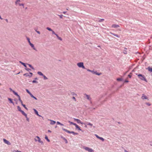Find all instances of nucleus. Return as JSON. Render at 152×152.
Here are the masks:
<instances>
[{"label":"nucleus","mask_w":152,"mask_h":152,"mask_svg":"<svg viewBox=\"0 0 152 152\" xmlns=\"http://www.w3.org/2000/svg\"><path fill=\"white\" fill-rule=\"evenodd\" d=\"M136 75H137L138 77L140 79L142 80H144L146 82H147L146 79L144 75L140 74H136Z\"/></svg>","instance_id":"f257e3e1"},{"label":"nucleus","mask_w":152,"mask_h":152,"mask_svg":"<svg viewBox=\"0 0 152 152\" xmlns=\"http://www.w3.org/2000/svg\"><path fill=\"white\" fill-rule=\"evenodd\" d=\"M83 148L86 151H88L89 152H94V151L91 148L89 147L84 146Z\"/></svg>","instance_id":"f03ea898"},{"label":"nucleus","mask_w":152,"mask_h":152,"mask_svg":"<svg viewBox=\"0 0 152 152\" xmlns=\"http://www.w3.org/2000/svg\"><path fill=\"white\" fill-rule=\"evenodd\" d=\"M77 66L80 68H82L83 69H86L85 67L83 65V62H79L77 64Z\"/></svg>","instance_id":"7ed1b4c3"},{"label":"nucleus","mask_w":152,"mask_h":152,"mask_svg":"<svg viewBox=\"0 0 152 152\" xmlns=\"http://www.w3.org/2000/svg\"><path fill=\"white\" fill-rule=\"evenodd\" d=\"M36 138H37V139L36 138H35L34 139L36 141H38L39 142L41 143V144H43V142L41 141V139L38 136H36Z\"/></svg>","instance_id":"20e7f679"},{"label":"nucleus","mask_w":152,"mask_h":152,"mask_svg":"<svg viewBox=\"0 0 152 152\" xmlns=\"http://www.w3.org/2000/svg\"><path fill=\"white\" fill-rule=\"evenodd\" d=\"M84 95H85L86 98L89 101H90L91 103V98L90 97V96L87 94H85Z\"/></svg>","instance_id":"39448f33"},{"label":"nucleus","mask_w":152,"mask_h":152,"mask_svg":"<svg viewBox=\"0 0 152 152\" xmlns=\"http://www.w3.org/2000/svg\"><path fill=\"white\" fill-rule=\"evenodd\" d=\"M3 141L5 143L7 144L8 145H11V143L10 142L5 139H3Z\"/></svg>","instance_id":"423d86ee"},{"label":"nucleus","mask_w":152,"mask_h":152,"mask_svg":"<svg viewBox=\"0 0 152 152\" xmlns=\"http://www.w3.org/2000/svg\"><path fill=\"white\" fill-rule=\"evenodd\" d=\"M74 120L75 121H76L77 122V123L78 124L80 123L82 124H84L83 122H82L81 121L80 119H76V118H74Z\"/></svg>","instance_id":"0eeeda50"},{"label":"nucleus","mask_w":152,"mask_h":152,"mask_svg":"<svg viewBox=\"0 0 152 152\" xmlns=\"http://www.w3.org/2000/svg\"><path fill=\"white\" fill-rule=\"evenodd\" d=\"M141 98L143 100L144 99H148V97L144 94H142Z\"/></svg>","instance_id":"6e6552de"},{"label":"nucleus","mask_w":152,"mask_h":152,"mask_svg":"<svg viewBox=\"0 0 152 152\" xmlns=\"http://www.w3.org/2000/svg\"><path fill=\"white\" fill-rule=\"evenodd\" d=\"M29 45H30V46L31 47L33 48V49L34 50H35L36 51H37V49L35 47L34 44L31 43L30 44H29Z\"/></svg>","instance_id":"1a4fd4ad"},{"label":"nucleus","mask_w":152,"mask_h":152,"mask_svg":"<svg viewBox=\"0 0 152 152\" xmlns=\"http://www.w3.org/2000/svg\"><path fill=\"white\" fill-rule=\"evenodd\" d=\"M120 27V26L117 24H113L111 26V27L113 28H117Z\"/></svg>","instance_id":"9d476101"},{"label":"nucleus","mask_w":152,"mask_h":152,"mask_svg":"<svg viewBox=\"0 0 152 152\" xmlns=\"http://www.w3.org/2000/svg\"><path fill=\"white\" fill-rule=\"evenodd\" d=\"M62 129H63V130H64V131L67 132V133H68L71 134L72 133L71 132L72 131H69L68 130H67V129H66L64 128H62Z\"/></svg>","instance_id":"9b49d317"},{"label":"nucleus","mask_w":152,"mask_h":152,"mask_svg":"<svg viewBox=\"0 0 152 152\" xmlns=\"http://www.w3.org/2000/svg\"><path fill=\"white\" fill-rule=\"evenodd\" d=\"M110 33L111 34H112V35L116 37H117L119 38L120 37V36L118 35L117 34H115L112 33V32H110Z\"/></svg>","instance_id":"f8f14e48"},{"label":"nucleus","mask_w":152,"mask_h":152,"mask_svg":"<svg viewBox=\"0 0 152 152\" xmlns=\"http://www.w3.org/2000/svg\"><path fill=\"white\" fill-rule=\"evenodd\" d=\"M50 120V121L51 122L50 123V124L51 125H53L55 124L56 123V122L54 121L51 120Z\"/></svg>","instance_id":"ddd939ff"},{"label":"nucleus","mask_w":152,"mask_h":152,"mask_svg":"<svg viewBox=\"0 0 152 152\" xmlns=\"http://www.w3.org/2000/svg\"><path fill=\"white\" fill-rule=\"evenodd\" d=\"M20 112L22 114L25 116L26 117V116L27 115V114L25 113V112L23 110H21Z\"/></svg>","instance_id":"4468645a"},{"label":"nucleus","mask_w":152,"mask_h":152,"mask_svg":"<svg viewBox=\"0 0 152 152\" xmlns=\"http://www.w3.org/2000/svg\"><path fill=\"white\" fill-rule=\"evenodd\" d=\"M24 75L26 76V77H31V75H30L28 73L25 74H24Z\"/></svg>","instance_id":"2eb2a0df"},{"label":"nucleus","mask_w":152,"mask_h":152,"mask_svg":"<svg viewBox=\"0 0 152 152\" xmlns=\"http://www.w3.org/2000/svg\"><path fill=\"white\" fill-rule=\"evenodd\" d=\"M8 99L9 101H10V103H11L12 104H13L14 105V102L12 101V100L10 98H8Z\"/></svg>","instance_id":"dca6fc26"},{"label":"nucleus","mask_w":152,"mask_h":152,"mask_svg":"<svg viewBox=\"0 0 152 152\" xmlns=\"http://www.w3.org/2000/svg\"><path fill=\"white\" fill-rule=\"evenodd\" d=\"M34 112H35V114H37V115H38V116H40V115H39V114H38V112L37 111L36 109H34Z\"/></svg>","instance_id":"f3484780"},{"label":"nucleus","mask_w":152,"mask_h":152,"mask_svg":"<svg viewBox=\"0 0 152 152\" xmlns=\"http://www.w3.org/2000/svg\"><path fill=\"white\" fill-rule=\"evenodd\" d=\"M20 62L21 63V64H22V65H23V66H25V68H26L27 66L25 63H24L21 61H20Z\"/></svg>","instance_id":"a211bd4d"},{"label":"nucleus","mask_w":152,"mask_h":152,"mask_svg":"<svg viewBox=\"0 0 152 152\" xmlns=\"http://www.w3.org/2000/svg\"><path fill=\"white\" fill-rule=\"evenodd\" d=\"M30 96H31L34 98V99H35V100H37V98H36V97H35V96H34L32 94H31L30 95Z\"/></svg>","instance_id":"6ab92c4d"},{"label":"nucleus","mask_w":152,"mask_h":152,"mask_svg":"<svg viewBox=\"0 0 152 152\" xmlns=\"http://www.w3.org/2000/svg\"><path fill=\"white\" fill-rule=\"evenodd\" d=\"M26 39H27L29 44L31 43L30 41V38L29 37H26Z\"/></svg>","instance_id":"aec40b11"},{"label":"nucleus","mask_w":152,"mask_h":152,"mask_svg":"<svg viewBox=\"0 0 152 152\" xmlns=\"http://www.w3.org/2000/svg\"><path fill=\"white\" fill-rule=\"evenodd\" d=\"M37 74L40 75H41V76H42V75H43V74L42 73V72H37Z\"/></svg>","instance_id":"412c9836"},{"label":"nucleus","mask_w":152,"mask_h":152,"mask_svg":"<svg viewBox=\"0 0 152 152\" xmlns=\"http://www.w3.org/2000/svg\"><path fill=\"white\" fill-rule=\"evenodd\" d=\"M116 80L118 81H121L122 80V79L121 78H118Z\"/></svg>","instance_id":"4be33fe9"},{"label":"nucleus","mask_w":152,"mask_h":152,"mask_svg":"<svg viewBox=\"0 0 152 152\" xmlns=\"http://www.w3.org/2000/svg\"><path fill=\"white\" fill-rule=\"evenodd\" d=\"M71 133L72 134L74 135H77L78 133H76L73 131L71 132Z\"/></svg>","instance_id":"5701e85b"},{"label":"nucleus","mask_w":152,"mask_h":152,"mask_svg":"<svg viewBox=\"0 0 152 152\" xmlns=\"http://www.w3.org/2000/svg\"><path fill=\"white\" fill-rule=\"evenodd\" d=\"M13 93L15 95L17 96H19L18 93L17 92H15V91H13Z\"/></svg>","instance_id":"b1692460"},{"label":"nucleus","mask_w":152,"mask_h":152,"mask_svg":"<svg viewBox=\"0 0 152 152\" xmlns=\"http://www.w3.org/2000/svg\"><path fill=\"white\" fill-rule=\"evenodd\" d=\"M69 123L73 125H75V123L73 122L70 121H68Z\"/></svg>","instance_id":"393cba45"},{"label":"nucleus","mask_w":152,"mask_h":152,"mask_svg":"<svg viewBox=\"0 0 152 152\" xmlns=\"http://www.w3.org/2000/svg\"><path fill=\"white\" fill-rule=\"evenodd\" d=\"M104 19H99V20L98 22H102L104 21Z\"/></svg>","instance_id":"a878e982"},{"label":"nucleus","mask_w":152,"mask_h":152,"mask_svg":"<svg viewBox=\"0 0 152 152\" xmlns=\"http://www.w3.org/2000/svg\"><path fill=\"white\" fill-rule=\"evenodd\" d=\"M28 66H29L32 69H33V70H34V68L33 67V66H32L31 64H27Z\"/></svg>","instance_id":"bb28decb"},{"label":"nucleus","mask_w":152,"mask_h":152,"mask_svg":"<svg viewBox=\"0 0 152 152\" xmlns=\"http://www.w3.org/2000/svg\"><path fill=\"white\" fill-rule=\"evenodd\" d=\"M57 124L58 125H60L61 126H64V125L62 124H61L59 121H57Z\"/></svg>","instance_id":"cd10ccee"},{"label":"nucleus","mask_w":152,"mask_h":152,"mask_svg":"<svg viewBox=\"0 0 152 152\" xmlns=\"http://www.w3.org/2000/svg\"><path fill=\"white\" fill-rule=\"evenodd\" d=\"M148 69L149 71L152 72V68H151L150 67H148Z\"/></svg>","instance_id":"c85d7f7f"},{"label":"nucleus","mask_w":152,"mask_h":152,"mask_svg":"<svg viewBox=\"0 0 152 152\" xmlns=\"http://www.w3.org/2000/svg\"><path fill=\"white\" fill-rule=\"evenodd\" d=\"M45 139H46L47 140L48 142H50V140L48 139V137L46 136H45Z\"/></svg>","instance_id":"c756f323"},{"label":"nucleus","mask_w":152,"mask_h":152,"mask_svg":"<svg viewBox=\"0 0 152 152\" xmlns=\"http://www.w3.org/2000/svg\"><path fill=\"white\" fill-rule=\"evenodd\" d=\"M44 79L45 80H46L48 79V78L44 75H42Z\"/></svg>","instance_id":"7c9ffc66"},{"label":"nucleus","mask_w":152,"mask_h":152,"mask_svg":"<svg viewBox=\"0 0 152 152\" xmlns=\"http://www.w3.org/2000/svg\"><path fill=\"white\" fill-rule=\"evenodd\" d=\"M17 108L18 111H19L20 112L22 110L21 109V108L19 106H17Z\"/></svg>","instance_id":"2f4dec72"},{"label":"nucleus","mask_w":152,"mask_h":152,"mask_svg":"<svg viewBox=\"0 0 152 152\" xmlns=\"http://www.w3.org/2000/svg\"><path fill=\"white\" fill-rule=\"evenodd\" d=\"M26 92L30 95L31 93L29 91V90L27 89H26Z\"/></svg>","instance_id":"473e14b6"},{"label":"nucleus","mask_w":152,"mask_h":152,"mask_svg":"<svg viewBox=\"0 0 152 152\" xmlns=\"http://www.w3.org/2000/svg\"><path fill=\"white\" fill-rule=\"evenodd\" d=\"M46 29L48 30L49 31H52V30L50 28H49V27H47V28H46Z\"/></svg>","instance_id":"72a5a7b5"},{"label":"nucleus","mask_w":152,"mask_h":152,"mask_svg":"<svg viewBox=\"0 0 152 152\" xmlns=\"http://www.w3.org/2000/svg\"><path fill=\"white\" fill-rule=\"evenodd\" d=\"M99 139L102 140V141H104V139L102 137H99Z\"/></svg>","instance_id":"f704fd0d"},{"label":"nucleus","mask_w":152,"mask_h":152,"mask_svg":"<svg viewBox=\"0 0 152 152\" xmlns=\"http://www.w3.org/2000/svg\"><path fill=\"white\" fill-rule=\"evenodd\" d=\"M87 125H89L91 126H93V124H91L90 123L87 122Z\"/></svg>","instance_id":"c9c22d12"},{"label":"nucleus","mask_w":152,"mask_h":152,"mask_svg":"<svg viewBox=\"0 0 152 152\" xmlns=\"http://www.w3.org/2000/svg\"><path fill=\"white\" fill-rule=\"evenodd\" d=\"M22 105L25 108V109H26L27 110H28L27 107H26L25 104H22Z\"/></svg>","instance_id":"e433bc0d"},{"label":"nucleus","mask_w":152,"mask_h":152,"mask_svg":"<svg viewBox=\"0 0 152 152\" xmlns=\"http://www.w3.org/2000/svg\"><path fill=\"white\" fill-rule=\"evenodd\" d=\"M145 104L148 105V106H150L151 105V104L148 102H146L145 103Z\"/></svg>","instance_id":"4c0bfd02"},{"label":"nucleus","mask_w":152,"mask_h":152,"mask_svg":"<svg viewBox=\"0 0 152 152\" xmlns=\"http://www.w3.org/2000/svg\"><path fill=\"white\" fill-rule=\"evenodd\" d=\"M58 15V16L60 18H63V15Z\"/></svg>","instance_id":"58836bf2"},{"label":"nucleus","mask_w":152,"mask_h":152,"mask_svg":"<svg viewBox=\"0 0 152 152\" xmlns=\"http://www.w3.org/2000/svg\"><path fill=\"white\" fill-rule=\"evenodd\" d=\"M32 82L33 83H38V82L36 80H34L32 81Z\"/></svg>","instance_id":"ea45409f"},{"label":"nucleus","mask_w":152,"mask_h":152,"mask_svg":"<svg viewBox=\"0 0 152 152\" xmlns=\"http://www.w3.org/2000/svg\"><path fill=\"white\" fill-rule=\"evenodd\" d=\"M94 74H96V75H100L101 74V73H100L99 74V73L96 72H95V73H94Z\"/></svg>","instance_id":"a19ab883"},{"label":"nucleus","mask_w":152,"mask_h":152,"mask_svg":"<svg viewBox=\"0 0 152 152\" xmlns=\"http://www.w3.org/2000/svg\"><path fill=\"white\" fill-rule=\"evenodd\" d=\"M25 69L28 71H30L31 70L30 69H29V68H25Z\"/></svg>","instance_id":"79ce46f5"},{"label":"nucleus","mask_w":152,"mask_h":152,"mask_svg":"<svg viewBox=\"0 0 152 152\" xmlns=\"http://www.w3.org/2000/svg\"><path fill=\"white\" fill-rule=\"evenodd\" d=\"M18 100L19 101H21L22 100L21 99L20 96L19 95L18 96Z\"/></svg>","instance_id":"37998d69"},{"label":"nucleus","mask_w":152,"mask_h":152,"mask_svg":"<svg viewBox=\"0 0 152 152\" xmlns=\"http://www.w3.org/2000/svg\"><path fill=\"white\" fill-rule=\"evenodd\" d=\"M57 38L59 39V40H61V41H62V39L61 37H57Z\"/></svg>","instance_id":"c03bdc74"},{"label":"nucleus","mask_w":152,"mask_h":152,"mask_svg":"<svg viewBox=\"0 0 152 152\" xmlns=\"http://www.w3.org/2000/svg\"><path fill=\"white\" fill-rule=\"evenodd\" d=\"M131 74H132V73H131L128 75V77L130 78H131L132 77V75H131Z\"/></svg>","instance_id":"a18cd8bd"},{"label":"nucleus","mask_w":152,"mask_h":152,"mask_svg":"<svg viewBox=\"0 0 152 152\" xmlns=\"http://www.w3.org/2000/svg\"><path fill=\"white\" fill-rule=\"evenodd\" d=\"M74 126H75V127H76V128L77 129L79 126L77 125L76 124H75V125Z\"/></svg>","instance_id":"49530a36"},{"label":"nucleus","mask_w":152,"mask_h":152,"mask_svg":"<svg viewBox=\"0 0 152 152\" xmlns=\"http://www.w3.org/2000/svg\"><path fill=\"white\" fill-rule=\"evenodd\" d=\"M20 1V0H16V1L15 3V4H17L18 3V2Z\"/></svg>","instance_id":"de8ad7c7"},{"label":"nucleus","mask_w":152,"mask_h":152,"mask_svg":"<svg viewBox=\"0 0 152 152\" xmlns=\"http://www.w3.org/2000/svg\"><path fill=\"white\" fill-rule=\"evenodd\" d=\"M19 5L20 6H22L24 7V4H19Z\"/></svg>","instance_id":"09e8293b"},{"label":"nucleus","mask_w":152,"mask_h":152,"mask_svg":"<svg viewBox=\"0 0 152 152\" xmlns=\"http://www.w3.org/2000/svg\"><path fill=\"white\" fill-rule=\"evenodd\" d=\"M91 72L93 73V74H94V73H95V72L93 70H91Z\"/></svg>","instance_id":"8fccbe9b"},{"label":"nucleus","mask_w":152,"mask_h":152,"mask_svg":"<svg viewBox=\"0 0 152 152\" xmlns=\"http://www.w3.org/2000/svg\"><path fill=\"white\" fill-rule=\"evenodd\" d=\"M95 136L98 139H99V137H99V136H98L96 134H95Z\"/></svg>","instance_id":"3c124183"},{"label":"nucleus","mask_w":152,"mask_h":152,"mask_svg":"<svg viewBox=\"0 0 152 152\" xmlns=\"http://www.w3.org/2000/svg\"><path fill=\"white\" fill-rule=\"evenodd\" d=\"M51 31L52 32V34H54L55 35L56 34V33L53 30H52V31Z\"/></svg>","instance_id":"603ef678"},{"label":"nucleus","mask_w":152,"mask_h":152,"mask_svg":"<svg viewBox=\"0 0 152 152\" xmlns=\"http://www.w3.org/2000/svg\"><path fill=\"white\" fill-rule=\"evenodd\" d=\"M71 94L72 95H76V94H75V93H74V92H72Z\"/></svg>","instance_id":"864d4df0"},{"label":"nucleus","mask_w":152,"mask_h":152,"mask_svg":"<svg viewBox=\"0 0 152 152\" xmlns=\"http://www.w3.org/2000/svg\"><path fill=\"white\" fill-rule=\"evenodd\" d=\"M26 120L28 121H29V119L27 118V115L26 116Z\"/></svg>","instance_id":"5fc2aeb1"},{"label":"nucleus","mask_w":152,"mask_h":152,"mask_svg":"<svg viewBox=\"0 0 152 152\" xmlns=\"http://www.w3.org/2000/svg\"><path fill=\"white\" fill-rule=\"evenodd\" d=\"M72 99L75 100V101H76V99L75 98V97L74 96H73L72 97Z\"/></svg>","instance_id":"6e6d98bb"},{"label":"nucleus","mask_w":152,"mask_h":152,"mask_svg":"<svg viewBox=\"0 0 152 152\" xmlns=\"http://www.w3.org/2000/svg\"><path fill=\"white\" fill-rule=\"evenodd\" d=\"M36 32L38 33V34H40V31H36Z\"/></svg>","instance_id":"4d7b16f0"},{"label":"nucleus","mask_w":152,"mask_h":152,"mask_svg":"<svg viewBox=\"0 0 152 152\" xmlns=\"http://www.w3.org/2000/svg\"><path fill=\"white\" fill-rule=\"evenodd\" d=\"M124 82L126 83H128L129 82V81L128 80H125Z\"/></svg>","instance_id":"13d9d810"},{"label":"nucleus","mask_w":152,"mask_h":152,"mask_svg":"<svg viewBox=\"0 0 152 152\" xmlns=\"http://www.w3.org/2000/svg\"><path fill=\"white\" fill-rule=\"evenodd\" d=\"M77 129H78V130H80V131L82 130L79 127Z\"/></svg>","instance_id":"bf43d9fd"},{"label":"nucleus","mask_w":152,"mask_h":152,"mask_svg":"<svg viewBox=\"0 0 152 152\" xmlns=\"http://www.w3.org/2000/svg\"><path fill=\"white\" fill-rule=\"evenodd\" d=\"M10 90L11 91H12L13 92V91H14V90H12V89L11 88H10Z\"/></svg>","instance_id":"052dcab7"},{"label":"nucleus","mask_w":152,"mask_h":152,"mask_svg":"<svg viewBox=\"0 0 152 152\" xmlns=\"http://www.w3.org/2000/svg\"><path fill=\"white\" fill-rule=\"evenodd\" d=\"M29 74L30 75H31V76H32V75H33V73L31 72H30Z\"/></svg>","instance_id":"680f3d73"},{"label":"nucleus","mask_w":152,"mask_h":152,"mask_svg":"<svg viewBox=\"0 0 152 152\" xmlns=\"http://www.w3.org/2000/svg\"><path fill=\"white\" fill-rule=\"evenodd\" d=\"M87 71L89 72H91V70L89 69H87Z\"/></svg>","instance_id":"e2e57ef3"},{"label":"nucleus","mask_w":152,"mask_h":152,"mask_svg":"<svg viewBox=\"0 0 152 152\" xmlns=\"http://www.w3.org/2000/svg\"><path fill=\"white\" fill-rule=\"evenodd\" d=\"M5 20L7 23H8V20L7 19H6Z\"/></svg>","instance_id":"0e129e2a"},{"label":"nucleus","mask_w":152,"mask_h":152,"mask_svg":"<svg viewBox=\"0 0 152 152\" xmlns=\"http://www.w3.org/2000/svg\"><path fill=\"white\" fill-rule=\"evenodd\" d=\"M66 12H63V14H66Z\"/></svg>","instance_id":"69168bd1"},{"label":"nucleus","mask_w":152,"mask_h":152,"mask_svg":"<svg viewBox=\"0 0 152 152\" xmlns=\"http://www.w3.org/2000/svg\"><path fill=\"white\" fill-rule=\"evenodd\" d=\"M55 35L56 36L57 38L58 37V35L57 34H56Z\"/></svg>","instance_id":"338daca9"},{"label":"nucleus","mask_w":152,"mask_h":152,"mask_svg":"<svg viewBox=\"0 0 152 152\" xmlns=\"http://www.w3.org/2000/svg\"><path fill=\"white\" fill-rule=\"evenodd\" d=\"M48 132H51V131H50V130H48Z\"/></svg>","instance_id":"774afa93"}]
</instances>
